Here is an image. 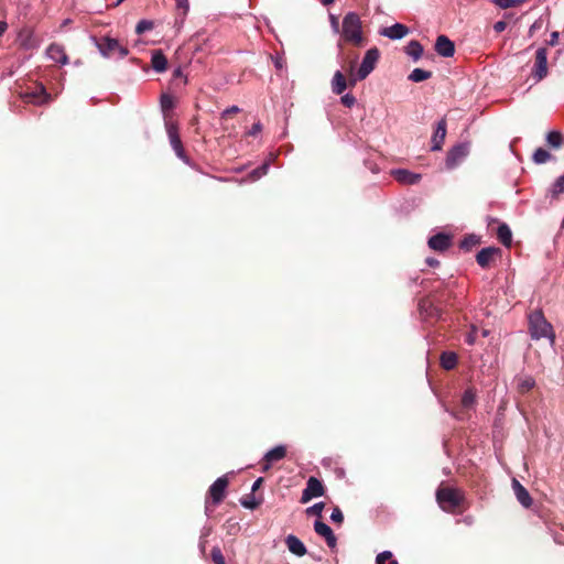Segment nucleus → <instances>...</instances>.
<instances>
[{
    "label": "nucleus",
    "instance_id": "nucleus-47",
    "mask_svg": "<svg viewBox=\"0 0 564 564\" xmlns=\"http://www.w3.org/2000/svg\"><path fill=\"white\" fill-rule=\"evenodd\" d=\"M329 21H330V26L333 29V31L335 33H338L339 32V22H338V19L334 15V14H330L329 15Z\"/></svg>",
    "mask_w": 564,
    "mask_h": 564
},
{
    "label": "nucleus",
    "instance_id": "nucleus-53",
    "mask_svg": "<svg viewBox=\"0 0 564 564\" xmlns=\"http://www.w3.org/2000/svg\"><path fill=\"white\" fill-rule=\"evenodd\" d=\"M557 40H558V33L557 32H553L551 34V39H550L549 43L551 45H555L557 43Z\"/></svg>",
    "mask_w": 564,
    "mask_h": 564
},
{
    "label": "nucleus",
    "instance_id": "nucleus-22",
    "mask_svg": "<svg viewBox=\"0 0 564 564\" xmlns=\"http://www.w3.org/2000/svg\"><path fill=\"white\" fill-rule=\"evenodd\" d=\"M446 135V121L444 119L437 122L435 132L432 138V150L437 151L441 149L442 143Z\"/></svg>",
    "mask_w": 564,
    "mask_h": 564
},
{
    "label": "nucleus",
    "instance_id": "nucleus-35",
    "mask_svg": "<svg viewBox=\"0 0 564 564\" xmlns=\"http://www.w3.org/2000/svg\"><path fill=\"white\" fill-rule=\"evenodd\" d=\"M546 141L550 145H552L554 148H558V147H561V144L563 142V137L557 131H551L547 133Z\"/></svg>",
    "mask_w": 564,
    "mask_h": 564
},
{
    "label": "nucleus",
    "instance_id": "nucleus-14",
    "mask_svg": "<svg viewBox=\"0 0 564 564\" xmlns=\"http://www.w3.org/2000/svg\"><path fill=\"white\" fill-rule=\"evenodd\" d=\"M435 51L443 57H452L455 53L454 43L445 35L436 39Z\"/></svg>",
    "mask_w": 564,
    "mask_h": 564
},
{
    "label": "nucleus",
    "instance_id": "nucleus-6",
    "mask_svg": "<svg viewBox=\"0 0 564 564\" xmlns=\"http://www.w3.org/2000/svg\"><path fill=\"white\" fill-rule=\"evenodd\" d=\"M379 50L377 47L369 48L362 62L357 69L359 73V78H367L369 74L375 69L378 61H379Z\"/></svg>",
    "mask_w": 564,
    "mask_h": 564
},
{
    "label": "nucleus",
    "instance_id": "nucleus-51",
    "mask_svg": "<svg viewBox=\"0 0 564 564\" xmlns=\"http://www.w3.org/2000/svg\"><path fill=\"white\" fill-rule=\"evenodd\" d=\"M239 111V108L237 106H232L230 108H227L224 112H223V117H226L227 115H230V113H236Z\"/></svg>",
    "mask_w": 564,
    "mask_h": 564
},
{
    "label": "nucleus",
    "instance_id": "nucleus-34",
    "mask_svg": "<svg viewBox=\"0 0 564 564\" xmlns=\"http://www.w3.org/2000/svg\"><path fill=\"white\" fill-rule=\"evenodd\" d=\"M550 158H551V154L542 148H539L533 153V161L538 164H543V163L547 162L550 160Z\"/></svg>",
    "mask_w": 564,
    "mask_h": 564
},
{
    "label": "nucleus",
    "instance_id": "nucleus-59",
    "mask_svg": "<svg viewBox=\"0 0 564 564\" xmlns=\"http://www.w3.org/2000/svg\"><path fill=\"white\" fill-rule=\"evenodd\" d=\"M181 75H182L181 68L175 69L174 76H181Z\"/></svg>",
    "mask_w": 564,
    "mask_h": 564
},
{
    "label": "nucleus",
    "instance_id": "nucleus-11",
    "mask_svg": "<svg viewBox=\"0 0 564 564\" xmlns=\"http://www.w3.org/2000/svg\"><path fill=\"white\" fill-rule=\"evenodd\" d=\"M285 455L286 447L284 445H278L270 449L263 457L262 471H268L273 463L283 459Z\"/></svg>",
    "mask_w": 564,
    "mask_h": 564
},
{
    "label": "nucleus",
    "instance_id": "nucleus-5",
    "mask_svg": "<svg viewBox=\"0 0 564 564\" xmlns=\"http://www.w3.org/2000/svg\"><path fill=\"white\" fill-rule=\"evenodd\" d=\"M165 127H166V132L169 135L171 147L174 150L176 156L178 159H181L184 163L188 164L189 160L184 151L176 123H174L170 120H166Z\"/></svg>",
    "mask_w": 564,
    "mask_h": 564
},
{
    "label": "nucleus",
    "instance_id": "nucleus-9",
    "mask_svg": "<svg viewBox=\"0 0 564 564\" xmlns=\"http://www.w3.org/2000/svg\"><path fill=\"white\" fill-rule=\"evenodd\" d=\"M468 152L469 149L467 144H458L454 147L447 154L446 166L448 169H454L468 155Z\"/></svg>",
    "mask_w": 564,
    "mask_h": 564
},
{
    "label": "nucleus",
    "instance_id": "nucleus-39",
    "mask_svg": "<svg viewBox=\"0 0 564 564\" xmlns=\"http://www.w3.org/2000/svg\"><path fill=\"white\" fill-rule=\"evenodd\" d=\"M551 191L553 196L564 193V174L554 182Z\"/></svg>",
    "mask_w": 564,
    "mask_h": 564
},
{
    "label": "nucleus",
    "instance_id": "nucleus-23",
    "mask_svg": "<svg viewBox=\"0 0 564 564\" xmlns=\"http://www.w3.org/2000/svg\"><path fill=\"white\" fill-rule=\"evenodd\" d=\"M499 249L489 247L481 249L476 257L477 263L481 268L489 267L490 262L492 261L494 257L498 253Z\"/></svg>",
    "mask_w": 564,
    "mask_h": 564
},
{
    "label": "nucleus",
    "instance_id": "nucleus-33",
    "mask_svg": "<svg viewBox=\"0 0 564 564\" xmlns=\"http://www.w3.org/2000/svg\"><path fill=\"white\" fill-rule=\"evenodd\" d=\"M376 564H398L390 551H383L376 557Z\"/></svg>",
    "mask_w": 564,
    "mask_h": 564
},
{
    "label": "nucleus",
    "instance_id": "nucleus-29",
    "mask_svg": "<svg viewBox=\"0 0 564 564\" xmlns=\"http://www.w3.org/2000/svg\"><path fill=\"white\" fill-rule=\"evenodd\" d=\"M457 355L453 351H445L441 356V366L446 370H452L457 365Z\"/></svg>",
    "mask_w": 564,
    "mask_h": 564
},
{
    "label": "nucleus",
    "instance_id": "nucleus-55",
    "mask_svg": "<svg viewBox=\"0 0 564 564\" xmlns=\"http://www.w3.org/2000/svg\"><path fill=\"white\" fill-rule=\"evenodd\" d=\"M355 66H356L355 61H351V62L349 63V65H348V69H347L348 75H349L350 73H356V72H357V70H355Z\"/></svg>",
    "mask_w": 564,
    "mask_h": 564
},
{
    "label": "nucleus",
    "instance_id": "nucleus-2",
    "mask_svg": "<svg viewBox=\"0 0 564 564\" xmlns=\"http://www.w3.org/2000/svg\"><path fill=\"white\" fill-rule=\"evenodd\" d=\"M341 37L345 42L356 46L362 43V23L360 17L356 12H348L341 23Z\"/></svg>",
    "mask_w": 564,
    "mask_h": 564
},
{
    "label": "nucleus",
    "instance_id": "nucleus-43",
    "mask_svg": "<svg viewBox=\"0 0 564 564\" xmlns=\"http://www.w3.org/2000/svg\"><path fill=\"white\" fill-rule=\"evenodd\" d=\"M330 520L333 522H336V523H341L343 522L344 516H343L341 510L338 507L333 509V512L330 514Z\"/></svg>",
    "mask_w": 564,
    "mask_h": 564
},
{
    "label": "nucleus",
    "instance_id": "nucleus-10",
    "mask_svg": "<svg viewBox=\"0 0 564 564\" xmlns=\"http://www.w3.org/2000/svg\"><path fill=\"white\" fill-rule=\"evenodd\" d=\"M228 486V479L226 476L217 478L209 488V497L214 505H218L225 497L226 488Z\"/></svg>",
    "mask_w": 564,
    "mask_h": 564
},
{
    "label": "nucleus",
    "instance_id": "nucleus-13",
    "mask_svg": "<svg viewBox=\"0 0 564 564\" xmlns=\"http://www.w3.org/2000/svg\"><path fill=\"white\" fill-rule=\"evenodd\" d=\"M315 532L323 536L329 547L336 546V536L328 524L323 521L316 520L314 523Z\"/></svg>",
    "mask_w": 564,
    "mask_h": 564
},
{
    "label": "nucleus",
    "instance_id": "nucleus-30",
    "mask_svg": "<svg viewBox=\"0 0 564 564\" xmlns=\"http://www.w3.org/2000/svg\"><path fill=\"white\" fill-rule=\"evenodd\" d=\"M405 53L413 61H419L423 54V46L417 41H411L405 47Z\"/></svg>",
    "mask_w": 564,
    "mask_h": 564
},
{
    "label": "nucleus",
    "instance_id": "nucleus-50",
    "mask_svg": "<svg viewBox=\"0 0 564 564\" xmlns=\"http://www.w3.org/2000/svg\"><path fill=\"white\" fill-rule=\"evenodd\" d=\"M273 63H274V66L278 68V69H282L283 68V65H284V62H283V58L282 57H275L273 59Z\"/></svg>",
    "mask_w": 564,
    "mask_h": 564
},
{
    "label": "nucleus",
    "instance_id": "nucleus-27",
    "mask_svg": "<svg viewBox=\"0 0 564 564\" xmlns=\"http://www.w3.org/2000/svg\"><path fill=\"white\" fill-rule=\"evenodd\" d=\"M497 237L503 246L509 247L511 245L512 232L507 224H501L498 227Z\"/></svg>",
    "mask_w": 564,
    "mask_h": 564
},
{
    "label": "nucleus",
    "instance_id": "nucleus-60",
    "mask_svg": "<svg viewBox=\"0 0 564 564\" xmlns=\"http://www.w3.org/2000/svg\"><path fill=\"white\" fill-rule=\"evenodd\" d=\"M561 227L564 229V217H563V220H562Z\"/></svg>",
    "mask_w": 564,
    "mask_h": 564
},
{
    "label": "nucleus",
    "instance_id": "nucleus-54",
    "mask_svg": "<svg viewBox=\"0 0 564 564\" xmlns=\"http://www.w3.org/2000/svg\"><path fill=\"white\" fill-rule=\"evenodd\" d=\"M8 24L4 21H0V36L7 31Z\"/></svg>",
    "mask_w": 564,
    "mask_h": 564
},
{
    "label": "nucleus",
    "instance_id": "nucleus-44",
    "mask_svg": "<svg viewBox=\"0 0 564 564\" xmlns=\"http://www.w3.org/2000/svg\"><path fill=\"white\" fill-rule=\"evenodd\" d=\"M495 3L502 9H509L517 4V0H495Z\"/></svg>",
    "mask_w": 564,
    "mask_h": 564
},
{
    "label": "nucleus",
    "instance_id": "nucleus-16",
    "mask_svg": "<svg viewBox=\"0 0 564 564\" xmlns=\"http://www.w3.org/2000/svg\"><path fill=\"white\" fill-rule=\"evenodd\" d=\"M512 488L521 506L530 508L532 505V498L529 491L516 478L512 479Z\"/></svg>",
    "mask_w": 564,
    "mask_h": 564
},
{
    "label": "nucleus",
    "instance_id": "nucleus-26",
    "mask_svg": "<svg viewBox=\"0 0 564 564\" xmlns=\"http://www.w3.org/2000/svg\"><path fill=\"white\" fill-rule=\"evenodd\" d=\"M48 98L46 90L43 86H39L33 93L25 94L24 100L25 102H32L36 105H41L45 102Z\"/></svg>",
    "mask_w": 564,
    "mask_h": 564
},
{
    "label": "nucleus",
    "instance_id": "nucleus-7",
    "mask_svg": "<svg viewBox=\"0 0 564 564\" xmlns=\"http://www.w3.org/2000/svg\"><path fill=\"white\" fill-rule=\"evenodd\" d=\"M324 495V486L321 480L315 477H310L306 487L302 492L301 502L306 503L313 498L322 497Z\"/></svg>",
    "mask_w": 564,
    "mask_h": 564
},
{
    "label": "nucleus",
    "instance_id": "nucleus-17",
    "mask_svg": "<svg viewBox=\"0 0 564 564\" xmlns=\"http://www.w3.org/2000/svg\"><path fill=\"white\" fill-rule=\"evenodd\" d=\"M409 30L401 23H395L391 26L384 28L380 34L391 40H400L408 34Z\"/></svg>",
    "mask_w": 564,
    "mask_h": 564
},
{
    "label": "nucleus",
    "instance_id": "nucleus-15",
    "mask_svg": "<svg viewBox=\"0 0 564 564\" xmlns=\"http://www.w3.org/2000/svg\"><path fill=\"white\" fill-rule=\"evenodd\" d=\"M46 55L50 59L66 65L68 63V56L62 45L53 43L46 50Z\"/></svg>",
    "mask_w": 564,
    "mask_h": 564
},
{
    "label": "nucleus",
    "instance_id": "nucleus-56",
    "mask_svg": "<svg viewBox=\"0 0 564 564\" xmlns=\"http://www.w3.org/2000/svg\"><path fill=\"white\" fill-rule=\"evenodd\" d=\"M426 263L431 267H436L438 265V261L436 259H433V258H427L426 259Z\"/></svg>",
    "mask_w": 564,
    "mask_h": 564
},
{
    "label": "nucleus",
    "instance_id": "nucleus-18",
    "mask_svg": "<svg viewBox=\"0 0 564 564\" xmlns=\"http://www.w3.org/2000/svg\"><path fill=\"white\" fill-rule=\"evenodd\" d=\"M19 42L20 45L25 50H33L39 46V41L35 37L34 33L30 29H24L19 33Z\"/></svg>",
    "mask_w": 564,
    "mask_h": 564
},
{
    "label": "nucleus",
    "instance_id": "nucleus-45",
    "mask_svg": "<svg viewBox=\"0 0 564 564\" xmlns=\"http://www.w3.org/2000/svg\"><path fill=\"white\" fill-rule=\"evenodd\" d=\"M476 337H477V328H476V326H471L470 332L466 335L465 340L468 345H474L476 341Z\"/></svg>",
    "mask_w": 564,
    "mask_h": 564
},
{
    "label": "nucleus",
    "instance_id": "nucleus-1",
    "mask_svg": "<svg viewBox=\"0 0 564 564\" xmlns=\"http://www.w3.org/2000/svg\"><path fill=\"white\" fill-rule=\"evenodd\" d=\"M529 333L532 339H549L551 346L555 344V333L551 323L546 321L542 311H534L529 315Z\"/></svg>",
    "mask_w": 564,
    "mask_h": 564
},
{
    "label": "nucleus",
    "instance_id": "nucleus-57",
    "mask_svg": "<svg viewBox=\"0 0 564 564\" xmlns=\"http://www.w3.org/2000/svg\"><path fill=\"white\" fill-rule=\"evenodd\" d=\"M261 482H262V478H258V479L253 482V485H252V490H253V491H254V490H257V489L259 488V486L261 485Z\"/></svg>",
    "mask_w": 564,
    "mask_h": 564
},
{
    "label": "nucleus",
    "instance_id": "nucleus-58",
    "mask_svg": "<svg viewBox=\"0 0 564 564\" xmlns=\"http://www.w3.org/2000/svg\"><path fill=\"white\" fill-rule=\"evenodd\" d=\"M319 1L324 6H328V4H332L334 2V0H319Z\"/></svg>",
    "mask_w": 564,
    "mask_h": 564
},
{
    "label": "nucleus",
    "instance_id": "nucleus-32",
    "mask_svg": "<svg viewBox=\"0 0 564 564\" xmlns=\"http://www.w3.org/2000/svg\"><path fill=\"white\" fill-rule=\"evenodd\" d=\"M475 402H476V391L473 388L466 389L462 397V405L465 409H470L474 406Z\"/></svg>",
    "mask_w": 564,
    "mask_h": 564
},
{
    "label": "nucleus",
    "instance_id": "nucleus-49",
    "mask_svg": "<svg viewBox=\"0 0 564 564\" xmlns=\"http://www.w3.org/2000/svg\"><path fill=\"white\" fill-rule=\"evenodd\" d=\"M262 130V126L260 122H256L253 123V126L251 127L250 131H249V134L250 135H257L258 133H260Z\"/></svg>",
    "mask_w": 564,
    "mask_h": 564
},
{
    "label": "nucleus",
    "instance_id": "nucleus-48",
    "mask_svg": "<svg viewBox=\"0 0 564 564\" xmlns=\"http://www.w3.org/2000/svg\"><path fill=\"white\" fill-rule=\"evenodd\" d=\"M178 9H183L184 13H186L189 9L188 0H175Z\"/></svg>",
    "mask_w": 564,
    "mask_h": 564
},
{
    "label": "nucleus",
    "instance_id": "nucleus-61",
    "mask_svg": "<svg viewBox=\"0 0 564 564\" xmlns=\"http://www.w3.org/2000/svg\"><path fill=\"white\" fill-rule=\"evenodd\" d=\"M482 335H484V336H487V335H488V332H487V330H484Z\"/></svg>",
    "mask_w": 564,
    "mask_h": 564
},
{
    "label": "nucleus",
    "instance_id": "nucleus-31",
    "mask_svg": "<svg viewBox=\"0 0 564 564\" xmlns=\"http://www.w3.org/2000/svg\"><path fill=\"white\" fill-rule=\"evenodd\" d=\"M432 73L422 68H414L409 75V79L414 83H420L431 78Z\"/></svg>",
    "mask_w": 564,
    "mask_h": 564
},
{
    "label": "nucleus",
    "instance_id": "nucleus-38",
    "mask_svg": "<svg viewBox=\"0 0 564 564\" xmlns=\"http://www.w3.org/2000/svg\"><path fill=\"white\" fill-rule=\"evenodd\" d=\"M153 29V22L150 21V20H141L138 22L137 26H135V33L137 34H142L147 31H150Z\"/></svg>",
    "mask_w": 564,
    "mask_h": 564
},
{
    "label": "nucleus",
    "instance_id": "nucleus-52",
    "mask_svg": "<svg viewBox=\"0 0 564 564\" xmlns=\"http://www.w3.org/2000/svg\"><path fill=\"white\" fill-rule=\"evenodd\" d=\"M494 28H495V30H496L497 32H501V31H503V30H505V28H506V23H505V22H502V21H499V22H497V23L495 24V26H494Z\"/></svg>",
    "mask_w": 564,
    "mask_h": 564
},
{
    "label": "nucleus",
    "instance_id": "nucleus-24",
    "mask_svg": "<svg viewBox=\"0 0 564 564\" xmlns=\"http://www.w3.org/2000/svg\"><path fill=\"white\" fill-rule=\"evenodd\" d=\"M348 87L347 79L340 70H336L332 79V91L341 95Z\"/></svg>",
    "mask_w": 564,
    "mask_h": 564
},
{
    "label": "nucleus",
    "instance_id": "nucleus-37",
    "mask_svg": "<svg viewBox=\"0 0 564 564\" xmlns=\"http://www.w3.org/2000/svg\"><path fill=\"white\" fill-rule=\"evenodd\" d=\"M268 170H269V163H263L261 166L254 169L250 173L251 180L252 181L259 180L260 177H262L263 175H265L268 173Z\"/></svg>",
    "mask_w": 564,
    "mask_h": 564
},
{
    "label": "nucleus",
    "instance_id": "nucleus-12",
    "mask_svg": "<svg viewBox=\"0 0 564 564\" xmlns=\"http://www.w3.org/2000/svg\"><path fill=\"white\" fill-rule=\"evenodd\" d=\"M391 175L401 184L413 185L421 180L420 174H415L405 169H397L391 171Z\"/></svg>",
    "mask_w": 564,
    "mask_h": 564
},
{
    "label": "nucleus",
    "instance_id": "nucleus-25",
    "mask_svg": "<svg viewBox=\"0 0 564 564\" xmlns=\"http://www.w3.org/2000/svg\"><path fill=\"white\" fill-rule=\"evenodd\" d=\"M151 65L153 69L158 73H163L167 68V59L162 53V51L158 50L152 53Z\"/></svg>",
    "mask_w": 564,
    "mask_h": 564
},
{
    "label": "nucleus",
    "instance_id": "nucleus-8",
    "mask_svg": "<svg viewBox=\"0 0 564 564\" xmlns=\"http://www.w3.org/2000/svg\"><path fill=\"white\" fill-rule=\"evenodd\" d=\"M533 77L539 82L547 75V52L540 47L535 53V63L532 69Z\"/></svg>",
    "mask_w": 564,
    "mask_h": 564
},
{
    "label": "nucleus",
    "instance_id": "nucleus-21",
    "mask_svg": "<svg viewBox=\"0 0 564 564\" xmlns=\"http://www.w3.org/2000/svg\"><path fill=\"white\" fill-rule=\"evenodd\" d=\"M286 546L289 551L297 556H303L306 554V547L304 543L293 534H290L285 539Z\"/></svg>",
    "mask_w": 564,
    "mask_h": 564
},
{
    "label": "nucleus",
    "instance_id": "nucleus-36",
    "mask_svg": "<svg viewBox=\"0 0 564 564\" xmlns=\"http://www.w3.org/2000/svg\"><path fill=\"white\" fill-rule=\"evenodd\" d=\"M163 112L171 110L174 107V98L170 94H163L160 99Z\"/></svg>",
    "mask_w": 564,
    "mask_h": 564
},
{
    "label": "nucleus",
    "instance_id": "nucleus-41",
    "mask_svg": "<svg viewBox=\"0 0 564 564\" xmlns=\"http://www.w3.org/2000/svg\"><path fill=\"white\" fill-rule=\"evenodd\" d=\"M340 101L345 107L351 108L356 104V98L351 94H345L341 96Z\"/></svg>",
    "mask_w": 564,
    "mask_h": 564
},
{
    "label": "nucleus",
    "instance_id": "nucleus-42",
    "mask_svg": "<svg viewBox=\"0 0 564 564\" xmlns=\"http://www.w3.org/2000/svg\"><path fill=\"white\" fill-rule=\"evenodd\" d=\"M323 509H324V503L323 502H317L315 505H313L312 507L307 508L306 509V513L307 514H315V516H321L322 512H323Z\"/></svg>",
    "mask_w": 564,
    "mask_h": 564
},
{
    "label": "nucleus",
    "instance_id": "nucleus-20",
    "mask_svg": "<svg viewBox=\"0 0 564 564\" xmlns=\"http://www.w3.org/2000/svg\"><path fill=\"white\" fill-rule=\"evenodd\" d=\"M451 246V237L437 234L429 239V247L436 251H444Z\"/></svg>",
    "mask_w": 564,
    "mask_h": 564
},
{
    "label": "nucleus",
    "instance_id": "nucleus-40",
    "mask_svg": "<svg viewBox=\"0 0 564 564\" xmlns=\"http://www.w3.org/2000/svg\"><path fill=\"white\" fill-rule=\"evenodd\" d=\"M212 558L215 564H226L221 550L217 546L212 550Z\"/></svg>",
    "mask_w": 564,
    "mask_h": 564
},
{
    "label": "nucleus",
    "instance_id": "nucleus-3",
    "mask_svg": "<svg viewBox=\"0 0 564 564\" xmlns=\"http://www.w3.org/2000/svg\"><path fill=\"white\" fill-rule=\"evenodd\" d=\"M436 499L440 507L445 511H454L462 502V492L452 487H441L436 491Z\"/></svg>",
    "mask_w": 564,
    "mask_h": 564
},
{
    "label": "nucleus",
    "instance_id": "nucleus-46",
    "mask_svg": "<svg viewBox=\"0 0 564 564\" xmlns=\"http://www.w3.org/2000/svg\"><path fill=\"white\" fill-rule=\"evenodd\" d=\"M365 78H359V73L356 72V73H350L348 75V79H347V84H348V87H354L357 82L359 80H364Z\"/></svg>",
    "mask_w": 564,
    "mask_h": 564
},
{
    "label": "nucleus",
    "instance_id": "nucleus-4",
    "mask_svg": "<svg viewBox=\"0 0 564 564\" xmlns=\"http://www.w3.org/2000/svg\"><path fill=\"white\" fill-rule=\"evenodd\" d=\"M98 48H99V52L101 53V55L105 57H108V58L113 57L116 55L120 58H123L129 54L128 48L122 46L118 42V40L112 39V37H104L98 43Z\"/></svg>",
    "mask_w": 564,
    "mask_h": 564
},
{
    "label": "nucleus",
    "instance_id": "nucleus-28",
    "mask_svg": "<svg viewBox=\"0 0 564 564\" xmlns=\"http://www.w3.org/2000/svg\"><path fill=\"white\" fill-rule=\"evenodd\" d=\"M420 311L425 317H438L440 310L433 305V303L429 300H423L420 302Z\"/></svg>",
    "mask_w": 564,
    "mask_h": 564
},
{
    "label": "nucleus",
    "instance_id": "nucleus-19",
    "mask_svg": "<svg viewBox=\"0 0 564 564\" xmlns=\"http://www.w3.org/2000/svg\"><path fill=\"white\" fill-rule=\"evenodd\" d=\"M517 391L524 394L535 387V380L529 375H519L514 378Z\"/></svg>",
    "mask_w": 564,
    "mask_h": 564
}]
</instances>
